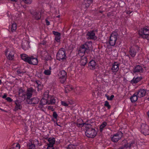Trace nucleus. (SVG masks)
Instances as JSON below:
<instances>
[{
	"instance_id": "obj_1",
	"label": "nucleus",
	"mask_w": 149,
	"mask_h": 149,
	"mask_svg": "<svg viewBox=\"0 0 149 149\" xmlns=\"http://www.w3.org/2000/svg\"><path fill=\"white\" fill-rule=\"evenodd\" d=\"M85 128L86 129L85 134L88 137L93 138L97 135V131L90 124L86 125L85 126Z\"/></svg>"
},
{
	"instance_id": "obj_2",
	"label": "nucleus",
	"mask_w": 149,
	"mask_h": 149,
	"mask_svg": "<svg viewBox=\"0 0 149 149\" xmlns=\"http://www.w3.org/2000/svg\"><path fill=\"white\" fill-rule=\"evenodd\" d=\"M140 36L149 40V27H145L140 29L139 32Z\"/></svg>"
},
{
	"instance_id": "obj_3",
	"label": "nucleus",
	"mask_w": 149,
	"mask_h": 149,
	"mask_svg": "<svg viewBox=\"0 0 149 149\" xmlns=\"http://www.w3.org/2000/svg\"><path fill=\"white\" fill-rule=\"evenodd\" d=\"M92 46V42L91 41L86 42L85 44L81 45L79 49L81 52L85 53H88Z\"/></svg>"
},
{
	"instance_id": "obj_4",
	"label": "nucleus",
	"mask_w": 149,
	"mask_h": 149,
	"mask_svg": "<svg viewBox=\"0 0 149 149\" xmlns=\"http://www.w3.org/2000/svg\"><path fill=\"white\" fill-rule=\"evenodd\" d=\"M56 59L61 61H64L66 58L65 49L63 48L60 49L56 54Z\"/></svg>"
},
{
	"instance_id": "obj_5",
	"label": "nucleus",
	"mask_w": 149,
	"mask_h": 149,
	"mask_svg": "<svg viewBox=\"0 0 149 149\" xmlns=\"http://www.w3.org/2000/svg\"><path fill=\"white\" fill-rule=\"evenodd\" d=\"M15 53L14 50L12 47L6 49L5 52V55L7 58L10 60H12L14 59Z\"/></svg>"
},
{
	"instance_id": "obj_6",
	"label": "nucleus",
	"mask_w": 149,
	"mask_h": 149,
	"mask_svg": "<svg viewBox=\"0 0 149 149\" xmlns=\"http://www.w3.org/2000/svg\"><path fill=\"white\" fill-rule=\"evenodd\" d=\"M118 33L116 32H113L111 34L109 40V43L111 46L115 45L117 39Z\"/></svg>"
},
{
	"instance_id": "obj_7",
	"label": "nucleus",
	"mask_w": 149,
	"mask_h": 149,
	"mask_svg": "<svg viewBox=\"0 0 149 149\" xmlns=\"http://www.w3.org/2000/svg\"><path fill=\"white\" fill-rule=\"evenodd\" d=\"M123 135V133L121 131L118 132L111 137V140L114 142L116 143L121 139Z\"/></svg>"
},
{
	"instance_id": "obj_8",
	"label": "nucleus",
	"mask_w": 149,
	"mask_h": 149,
	"mask_svg": "<svg viewBox=\"0 0 149 149\" xmlns=\"http://www.w3.org/2000/svg\"><path fill=\"white\" fill-rule=\"evenodd\" d=\"M60 81L62 84H63L65 81L67 77V73L64 70L61 71L59 73Z\"/></svg>"
},
{
	"instance_id": "obj_9",
	"label": "nucleus",
	"mask_w": 149,
	"mask_h": 149,
	"mask_svg": "<svg viewBox=\"0 0 149 149\" xmlns=\"http://www.w3.org/2000/svg\"><path fill=\"white\" fill-rule=\"evenodd\" d=\"M134 144V141H132L130 143H128L126 140L124 139L120 143V144L122 145L121 147H123V148H130L133 146V145Z\"/></svg>"
},
{
	"instance_id": "obj_10",
	"label": "nucleus",
	"mask_w": 149,
	"mask_h": 149,
	"mask_svg": "<svg viewBox=\"0 0 149 149\" xmlns=\"http://www.w3.org/2000/svg\"><path fill=\"white\" fill-rule=\"evenodd\" d=\"M141 131L145 136L149 135V126L146 124H143L141 126Z\"/></svg>"
},
{
	"instance_id": "obj_11",
	"label": "nucleus",
	"mask_w": 149,
	"mask_h": 149,
	"mask_svg": "<svg viewBox=\"0 0 149 149\" xmlns=\"http://www.w3.org/2000/svg\"><path fill=\"white\" fill-rule=\"evenodd\" d=\"M33 93L36 94L37 92L36 89H33L31 87L28 88L26 90V93L27 99H30L32 97Z\"/></svg>"
},
{
	"instance_id": "obj_12",
	"label": "nucleus",
	"mask_w": 149,
	"mask_h": 149,
	"mask_svg": "<svg viewBox=\"0 0 149 149\" xmlns=\"http://www.w3.org/2000/svg\"><path fill=\"white\" fill-rule=\"evenodd\" d=\"M30 13L32 15L33 18L35 19L38 20L40 19L41 16V13L38 12L36 10H32Z\"/></svg>"
},
{
	"instance_id": "obj_13",
	"label": "nucleus",
	"mask_w": 149,
	"mask_h": 149,
	"mask_svg": "<svg viewBox=\"0 0 149 149\" xmlns=\"http://www.w3.org/2000/svg\"><path fill=\"white\" fill-rule=\"evenodd\" d=\"M86 36H88L87 39H95L97 38L96 36H95L94 32L93 31H91L88 32Z\"/></svg>"
},
{
	"instance_id": "obj_14",
	"label": "nucleus",
	"mask_w": 149,
	"mask_h": 149,
	"mask_svg": "<svg viewBox=\"0 0 149 149\" xmlns=\"http://www.w3.org/2000/svg\"><path fill=\"white\" fill-rule=\"evenodd\" d=\"M146 92L145 90L143 89H140L135 92L138 97L141 98L144 97L146 95Z\"/></svg>"
},
{
	"instance_id": "obj_15",
	"label": "nucleus",
	"mask_w": 149,
	"mask_h": 149,
	"mask_svg": "<svg viewBox=\"0 0 149 149\" xmlns=\"http://www.w3.org/2000/svg\"><path fill=\"white\" fill-rule=\"evenodd\" d=\"M91 3L87 0H84L81 6V9L84 10L87 8Z\"/></svg>"
},
{
	"instance_id": "obj_16",
	"label": "nucleus",
	"mask_w": 149,
	"mask_h": 149,
	"mask_svg": "<svg viewBox=\"0 0 149 149\" xmlns=\"http://www.w3.org/2000/svg\"><path fill=\"white\" fill-rule=\"evenodd\" d=\"M28 63L31 65H37L38 63V61L37 58H34L33 56L30 57Z\"/></svg>"
},
{
	"instance_id": "obj_17",
	"label": "nucleus",
	"mask_w": 149,
	"mask_h": 149,
	"mask_svg": "<svg viewBox=\"0 0 149 149\" xmlns=\"http://www.w3.org/2000/svg\"><path fill=\"white\" fill-rule=\"evenodd\" d=\"M119 63L117 62H114L113 64V65L111 68V70L113 72H116L118 71L119 69Z\"/></svg>"
},
{
	"instance_id": "obj_18",
	"label": "nucleus",
	"mask_w": 149,
	"mask_h": 149,
	"mask_svg": "<svg viewBox=\"0 0 149 149\" xmlns=\"http://www.w3.org/2000/svg\"><path fill=\"white\" fill-rule=\"evenodd\" d=\"M143 71L142 67L139 65H137L135 66L133 70V72L134 73L142 72Z\"/></svg>"
},
{
	"instance_id": "obj_19",
	"label": "nucleus",
	"mask_w": 149,
	"mask_h": 149,
	"mask_svg": "<svg viewBox=\"0 0 149 149\" xmlns=\"http://www.w3.org/2000/svg\"><path fill=\"white\" fill-rule=\"evenodd\" d=\"M29 101L28 104H37L39 102V100L37 97H35L31 98V99H29Z\"/></svg>"
},
{
	"instance_id": "obj_20",
	"label": "nucleus",
	"mask_w": 149,
	"mask_h": 149,
	"mask_svg": "<svg viewBox=\"0 0 149 149\" xmlns=\"http://www.w3.org/2000/svg\"><path fill=\"white\" fill-rule=\"evenodd\" d=\"M87 61V58L86 56H82L80 61V65L81 66H84Z\"/></svg>"
},
{
	"instance_id": "obj_21",
	"label": "nucleus",
	"mask_w": 149,
	"mask_h": 149,
	"mask_svg": "<svg viewBox=\"0 0 149 149\" xmlns=\"http://www.w3.org/2000/svg\"><path fill=\"white\" fill-rule=\"evenodd\" d=\"M96 62L94 60H92L88 63V67L91 69L94 70L95 69Z\"/></svg>"
},
{
	"instance_id": "obj_22",
	"label": "nucleus",
	"mask_w": 149,
	"mask_h": 149,
	"mask_svg": "<svg viewBox=\"0 0 149 149\" xmlns=\"http://www.w3.org/2000/svg\"><path fill=\"white\" fill-rule=\"evenodd\" d=\"M18 100H16L15 101V106L13 110L14 111H17L19 109H22V106L21 104L18 103Z\"/></svg>"
},
{
	"instance_id": "obj_23",
	"label": "nucleus",
	"mask_w": 149,
	"mask_h": 149,
	"mask_svg": "<svg viewBox=\"0 0 149 149\" xmlns=\"http://www.w3.org/2000/svg\"><path fill=\"white\" fill-rule=\"evenodd\" d=\"M48 99L44 98H42L41 100L40 103V105L39 107L42 108L43 106L47 104H48Z\"/></svg>"
},
{
	"instance_id": "obj_24",
	"label": "nucleus",
	"mask_w": 149,
	"mask_h": 149,
	"mask_svg": "<svg viewBox=\"0 0 149 149\" xmlns=\"http://www.w3.org/2000/svg\"><path fill=\"white\" fill-rule=\"evenodd\" d=\"M142 79L141 77H137L136 78L134 77L133 79L130 81L131 84H136L141 81Z\"/></svg>"
},
{
	"instance_id": "obj_25",
	"label": "nucleus",
	"mask_w": 149,
	"mask_h": 149,
	"mask_svg": "<svg viewBox=\"0 0 149 149\" xmlns=\"http://www.w3.org/2000/svg\"><path fill=\"white\" fill-rule=\"evenodd\" d=\"M136 51L135 49L134 48H130L129 53L132 57H134L136 55Z\"/></svg>"
},
{
	"instance_id": "obj_26",
	"label": "nucleus",
	"mask_w": 149,
	"mask_h": 149,
	"mask_svg": "<svg viewBox=\"0 0 149 149\" xmlns=\"http://www.w3.org/2000/svg\"><path fill=\"white\" fill-rule=\"evenodd\" d=\"M79 122H83V120L82 119H78L77 120V121L76 123V124L77 126L79 127H82L85 125V126L86 125L88 124L85 123H79Z\"/></svg>"
},
{
	"instance_id": "obj_27",
	"label": "nucleus",
	"mask_w": 149,
	"mask_h": 149,
	"mask_svg": "<svg viewBox=\"0 0 149 149\" xmlns=\"http://www.w3.org/2000/svg\"><path fill=\"white\" fill-rule=\"evenodd\" d=\"M138 96L137 94H135V93L131 97L130 99L132 102H136L138 99Z\"/></svg>"
},
{
	"instance_id": "obj_28",
	"label": "nucleus",
	"mask_w": 149,
	"mask_h": 149,
	"mask_svg": "<svg viewBox=\"0 0 149 149\" xmlns=\"http://www.w3.org/2000/svg\"><path fill=\"white\" fill-rule=\"evenodd\" d=\"M21 59L26 62L28 63L30 57H28V56L24 54L21 55Z\"/></svg>"
},
{
	"instance_id": "obj_29",
	"label": "nucleus",
	"mask_w": 149,
	"mask_h": 149,
	"mask_svg": "<svg viewBox=\"0 0 149 149\" xmlns=\"http://www.w3.org/2000/svg\"><path fill=\"white\" fill-rule=\"evenodd\" d=\"M27 147L28 149H34L35 148V146L31 141L29 142L27 145Z\"/></svg>"
},
{
	"instance_id": "obj_30",
	"label": "nucleus",
	"mask_w": 149,
	"mask_h": 149,
	"mask_svg": "<svg viewBox=\"0 0 149 149\" xmlns=\"http://www.w3.org/2000/svg\"><path fill=\"white\" fill-rule=\"evenodd\" d=\"M49 143L48 144L50 145H53L55 143V140L54 138V137H50L48 140Z\"/></svg>"
},
{
	"instance_id": "obj_31",
	"label": "nucleus",
	"mask_w": 149,
	"mask_h": 149,
	"mask_svg": "<svg viewBox=\"0 0 149 149\" xmlns=\"http://www.w3.org/2000/svg\"><path fill=\"white\" fill-rule=\"evenodd\" d=\"M77 146V145L69 144L66 148L67 149H76V147Z\"/></svg>"
},
{
	"instance_id": "obj_32",
	"label": "nucleus",
	"mask_w": 149,
	"mask_h": 149,
	"mask_svg": "<svg viewBox=\"0 0 149 149\" xmlns=\"http://www.w3.org/2000/svg\"><path fill=\"white\" fill-rule=\"evenodd\" d=\"M17 28V25L15 23H14L12 24L11 28V31L12 32L15 31Z\"/></svg>"
},
{
	"instance_id": "obj_33",
	"label": "nucleus",
	"mask_w": 149,
	"mask_h": 149,
	"mask_svg": "<svg viewBox=\"0 0 149 149\" xmlns=\"http://www.w3.org/2000/svg\"><path fill=\"white\" fill-rule=\"evenodd\" d=\"M50 101L48 102V104H55L56 102V99L54 98H51L49 100Z\"/></svg>"
},
{
	"instance_id": "obj_34",
	"label": "nucleus",
	"mask_w": 149,
	"mask_h": 149,
	"mask_svg": "<svg viewBox=\"0 0 149 149\" xmlns=\"http://www.w3.org/2000/svg\"><path fill=\"white\" fill-rule=\"evenodd\" d=\"M107 125V123L105 122H104L101 125L100 127V128L101 131L102 129L105 127Z\"/></svg>"
},
{
	"instance_id": "obj_35",
	"label": "nucleus",
	"mask_w": 149,
	"mask_h": 149,
	"mask_svg": "<svg viewBox=\"0 0 149 149\" xmlns=\"http://www.w3.org/2000/svg\"><path fill=\"white\" fill-rule=\"evenodd\" d=\"M25 92V90H23L21 88H20L18 92V94L19 95H20L22 94L23 93H24Z\"/></svg>"
},
{
	"instance_id": "obj_36",
	"label": "nucleus",
	"mask_w": 149,
	"mask_h": 149,
	"mask_svg": "<svg viewBox=\"0 0 149 149\" xmlns=\"http://www.w3.org/2000/svg\"><path fill=\"white\" fill-rule=\"evenodd\" d=\"M114 11H111L110 12H108L107 14V16L108 17H110L111 16H114Z\"/></svg>"
},
{
	"instance_id": "obj_37",
	"label": "nucleus",
	"mask_w": 149,
	"mask_h": 149,
	"mask_svg": "<svg viewBox=\"0 0 149 149\" xmlns=\"http://www.w3.org/2000/svg\"><path fill=\"white\" fill-rule=\"evenodd\" d=\"M104 106L107 107L108 109H110L111 108V106L109 104V102L107 101H105Z\"/></svg>"
},
{
	"instance_id": "obj_38",
	"label": "nucleus",
	"mask_w": 149,
	"mask_h": 149,
	"mask_svg": "<svg viewBox=\"0 0 149 149\" xmlns=\"http://www.w3.org/2000/svg\"><path fill=\"white\" fill-rule=\"evenodd\" d=\"M44 73L46 75H50L51 74V71L49 70H45L44 71Z\"/></svg>"
},
{
	"instance_id": "obj_39",
	"label": "nucleus",
	"mask_w": 149,
	"mask_h": 149,
	"mask_svg": "<svg viewBox=\"0 0 149 149\" xmlns=\"http://www.w3.org/2000/svg\"><path fill=\"white\" fill-rule=\"evenodd\" d=\"M73 88H72L71 86H67L66 88H65V92L66 93L67 92L66 91L67 90H68L69 91H71Z\"/></svg>"
},
{
	"instance_id": "obj_40",
	"label": "nucleus",
	"mask_w": 149,
	"mask_h": 149,
	"mask_svg": "<svg viewBox=\"0 0 149 149\" xmlns=\"http://www.w3.org/2000/svg\"><path fill=\"white\" fill-rule=\"evenodd\" d=\"M61 35L58 36H55V40L57 42L60 41Z\"/></svg>"
},
{
	"instance_id": "obj_41",
	"label": "nucleus",
	"mask_w": 149,
	"mask_h": 149,
	"mask_svg": "<svg viewBox=\"0 0 149 149\" xmlns=\"http://www.w3.org/2000/svg\"><path fill=\"white\" fill-rule=\"evenodd\" d=\"M49 97V94L47 92H45L43 94V96L42 98H44L48 99V98Z\"/></svg>"
},
{
	"instance_id": "obj_42",
	"label": "nucleus",
	"mask_w": 149,
	"mask_h": 149,
	"mask_svg": "<svg viewBox=\"0 0 149 149\" xmlns=\"http://www.w3.org/2000/svg\"><path fill=\"white\" fill-rule=\"evenodd\" d=\"M58 116V115L56 111H54L53 112V116L54 118L56 119V121H57V118Z\"/></svg>"
},
{
	"instance_id": "obj_43",
	"label": "nucleus",
	"mask_w": 149,
	"mask_h": 149,
	"mask_svg": "<svg viewBox=\"0 0 149 149\" xmlns=\"http://www.w3.org/2000/svg\"><path fill=\"white\" fill-rule=\"evenodd\" d=\"M43 85L42 84H40V85H39L38 86H37L38 88V91L41 90L43 88Z\"/></svg>"
},
{
	"instance_id": "obj_44",
	"label": "nucleus",
	"mask_w": 149,
	"mask_h": 149,
	"mask_svg": "<svg viewBox=\"0 0 149 149\" xmlns=\"http://www.w3.org/2000/svg\"><path fill=\"white\" fill-rule=\"evenodd\" d=\"M53 33L55 35V36H58L61 35V33L55 31H52Z\"/></svg>"
},
{
	"instance_id": "obj_45",
	"label": "nucleus",
	"mask_w": 149,
	"mask_h": 149,
	"mask_svg": "<svg viewBox=\"0 0 149 149\" xmlns=\"http://www.w3.org/2000/svg\"><path fill=\"white\" fill-rule=\"evenodd\" d=\"M33 144H34L35 146H38L39 145L38 141L37 139H35L34 140Z\"/></svg>"
},
{
	"instance_id": "obj_46",
	"label": "nucleus",
	"mask_w": 149,
	"mask_h": 149,
	"mask_svg": "<svg viewBox=\"0 0 149 149\" xmlns=\"http://www.w3.org/2000/svg\"><path fill=\"white\" fill-rule=\"evenodd\" d=\"M61 104L63 106L67 107L68 105V104L65 101H62L61 102Z\"/></svg>"
},
{
	"instance_id": "obj_47",
	"label": "nucleus",
	"mask_w": 149,
	"mask_h": 149,
	"mask_svg": "<svg viewBox=\"0 0 149 149\" xmlns=\"http://www.w3.org/2000/svg\"><path fill=\"white\" fill-rule=\"evenodd\" d=\"M23 1L25 3L30 4L31 3L32 0H23Z\"/></svg>"
},
{
	"instance_id": "obj_48",
	"label": "nucleus",
	"mask_w": 149,
	"mask_h": 149,
	"mask_svg": "<svg viewBox=\"0 0 149 149\" xmlns=\"http://www.w3.org/2000/svg\"><path fill=\"white\" fill-rule=\"evenodd\" d=\"M48 146L47 147V149H54V148L53 147V145H50L49 144H48Z\"/></svg>"
},
{
	"instance_id": "obj_49",
	"label": "nucleus",
	"mask_w": 149,
	"mask_h": 149,
	"mask_svg": "<svg viewBox=\"0 0 149 149\" xmlns=\"http://www.w3.org/2000/svg\"><path fill=\"white\" fill-rule=\"evenodd\" d=\"M20 147V145L18 143L16 145L15 147H13V149H19Z\"/></svg>"
},
{
	"instance_id": "obj_50",
	"label": "nucleus",
	"mask_w": 149,
	"mask_h": 149,
	"mask_svg": "<svg viewBox=\"0 0 149 149\" xmlns=\"http://www.w3.org/2000/svg\"><path fill=\"white\" fill-rule=\"evenodd\" d=\"M6 100L8 102H11L12 101H13V100L12 99L9 97H6Z\"/></svg>"
},
{
	"instance_id": "obj_51",
	"label": "nucleus",
	"mask_w": 149,
	"mask_h": 149,
	"mask_svg": "<svg viewBox=\"0 0 149 149\" xmlns=\"http://www.w3.org/2000/svg\"><path fill=\"white\" fill-rule=\"evenodd\" d=\"M26 94H25V92L24 93H23L22 94H21L20 95H19V96L23 98H25L26 97Z\"/></svg>"
},
{
	"instance_id": "obj_52",
	"label": "nucleus",
	"mask_w": 149,
	"mask_h": 149,
	"mask_svg": "<svg viewBox=\"0 0 149 149\" xmlns=\"http://www.w3.org/2000/svg\"><path fill=\"white\" fill-rule=\"evenodd\" d=\"M22 47L23 49L24 50H25L27 49V48L26 47H25L24 45V44L23 43H22Z\"/></svg>"
},
{
	"instance_id": "obj_53",
	"label": "nucleus",
	"mask_w": 149,
	"mask_h": 149,
	"mask_svg": "<svg viewBox=\"0 0 149 149\" xmlns=\"http://www.w3.org/2000/svg\"><path fill=\"white\" fill-rule=\"evenodd\" d=\"M48 109L49 110H50L52 111H53L54 110L53 107L51 106H49L48 107Z\"/></svg>"
},
{
	"instance_id": "obj_54",
	"label": "nucleus",
	"mask_w": 149,
	"mask_h": 149,
	"mask_svg": "<svg viewBox=\"0 0 149 149\" xmlns=\"http://www.w3.org/2000/svg\"><path fill=\"white\" fill-rule=\"evenodd\" d=\"M36 83L37 84L38 86L39 85H40V84L42 83L40 81L38 80L36 81Z\"/></svg>"
},
{
	"instance_id": "obj_55",
	"label": "nucleus",
	"mask_w": 149,
	"mask_h": 149,
	"mask_svg": "<svg viewBox=\"0 0 149 149\" xmlns=\"http://www.w3.org/2000/svg\"><path fill=\"white\" fill-rule=\"evenodd\" d=\"M114 96L113 95H111V96L109 98V100H113V98H114Z\"/></svg>"
},
{
	"instance_id": "obj_56",
	"label": "nucleus",
	"mask_w": 149,
	"mask_h": 149,
	"mask_svg": "<svg viewBox=\"0 0 149 149\" xmlns=\"http://www.w3.org/2000/svg\"><path fill=\"white\" fill-rule=\"evenodd\" d=\"M45 21H46V24L47 25H49V22L47 19H45Z\"/></svg>"
},
{
	"instance_id": "obj_57",
	"label": "nucleus",
	"mask_w": 149,
	"mask_h": 149,
	"mask_svg": "<svg viewBox=\"0 0 149 149\" xmlns=\"http://www.w3.org/2000/svg\"><path fill=\"white\" fill-rule=\"evenodd\" d=\"M7 96V95L5 93L4 94V95L2 96V98L3 99H5L6 98Z\"/></svg>"
},
{
	"instance_id": "obj_58",
	"label": "nucleus",
	"mask_w": 149,
	"mask_h": 149,
	"mask_svg": "<svg viewBox=\"0 0 149 149\" xmlns=\"http://www.w3.org/2000/svg\"><path fill=\"white\" fill-rule=\"evenodd\" d=\"M46 42L45 41H42L41 44L43 45H46Z\"/></svg>"
},
{
	"instance_id": "obj_59",
	"label": "nucleus",
	"mask_w": 149,
	"mask_h": 149,
	"mask_svg": "<svg viewBox=\"0 0 149 149\" xmlns=\"http://www.w3.org/2000/svg\"><path fill=\"white\" fill-rule=\"evenodd\" d=\"M17 74H21L22 73V72H21L20 71V70H17Z\"/></svg>"
},
{
	"instance_id": "obj_60",
	"label": "nucleus",
	"mask_w": 149,
	"mask_h": 149,
	"mask_svg": "<svg viewBox=\"0 0 149 149\" xmlns=\"http://www.w3.org/2000/svg\"><path fill=\"white\" fill-rule=\"evenodd\" d=\"M105 96L107 97L108 100H109V96L107 95V94L105 95Z\"/></svg>"
},
{
	"instance_id": "obj_61",
	"label": "nucleus",
	"mask_w": 149,
	"mask_h": 149,
	"mask_svg": "<svg viewBox=\"0 0 149 149\" xmlns=\"http://www.w3.org/2000/svg\"><path fill=\"white\" fill-rule=\"evenodd\" d=\"M56 124L57 125L59 126H61L60 125H59L57 123V121H56Z\"/></svg>"
},
{
	"instance_id": "obj_62",
	"label": "nucleus",
	"mask_w": 149,
	"mask_h": 149,
	"mask_svg": "<svg viewBox=\"0 0 149 149\" xmlns=\"http://www.w3.org/2000/svg\"><path fill=\"white\" fill-rule=\"evenodd\" d=\"M126 13L127 14H130L131 13V12H128V11L126 12Z\"/></svg>"
},
{
	"instance_id": "obj_63",
	"label": "nucleus",
	"mask_w": 149,
	"mask_h": 149,
	"mask_svg": "<svg viewBox=\"0 0 149 149\" xmlns=\"http://www.w3.org/2000/svg\"><path fill=\"white\" fill-rule=\"evenodd\" d=\"M118 149H124L123 147H120Z\"/></svg>"
},
{
	"instance_id": "obj_64",
	"label": "nucleus",
	"mask_w": 149,
	"mask_h": 149,
	"mask_svg": "<svg viewBox=\"0 0 149 149\" xmlns=\"http://www.w3.org/2000/svg\"><path fill=\"white\" fill-rule=\"evenodd\" d=\"M147 114L148 116V117L149 118V111L148 112Z\"/></svg>"
}]
</instances>
